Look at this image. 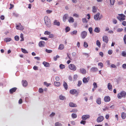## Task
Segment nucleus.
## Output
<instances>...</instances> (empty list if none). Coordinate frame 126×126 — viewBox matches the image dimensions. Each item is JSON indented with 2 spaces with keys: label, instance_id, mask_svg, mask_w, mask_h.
Listing matches in <instances>:
<instances>
[{
  "label": "nucleus",
  "instance_id": "5",
  "mask_svg": "<svg viewBox=\"0 0 126 126\" xmlns=\"http://www.w3.org/2000/svg\"><path fill=\"white\" fill-rule=\"evenodd\" d=\"M69 68L72 70L75 71L76 69V66L74 64H70L68 65Z\"/></svg>",
  "mask_w": 126,
  "mask_h": 126
},
{
  "label": "nucleus",
  "instance_id": "47",
  "mask_svg": "<svg viewBox=\"0 0 126 126\" xmlns=\"http://www.w3.org/2000/svg\"><path fill=\"white\" fill-rule=\"evenodd\" d=\"M93 29L92 27H90L89 28L88 30L90 34H92L93 33L92 32Z\"/></svg>",
  "mask_w": 126,
  "mask_h": 126
},
{
  "label": "nucleus",
  "instance_id": "61",
  "mask_svg": "<svg viewBox=\"0 0 126 126\" xmlns=\"http://www.w3.org/2000/svg\"><path fill=\"white\" fill-rule=\"evenodd\" d=\"M49 38H52L54 37V35L52 34H49Z\"/></svg>",
  "mask_w": 126,
  "mask_h": 126
},
{
  "label": "nucleus",
  "instance_id": "9",
  "mask_svg": "<svg viewBox=\"0 0 126 126\" xmlns=\"http://www.w3.org/2000/svg\"><path fill=\"white\" fill-rule=\"evenodd\" d=\"M86 70L84 68H81L79 69V72L83 74H85L87 73Z\"/></svg>",
  "mask_w": 126,
  "mask_h": 126
},
{
  "label": "nucleus",
  "instance_id": "25",
  "mask_svg": "<svg viewBox=\"0 0 126 126\" xmlns=\"http://www.w3.org/2000/svg\"><path fill=\"white\" fill-rule=\"evenodd\" d=\"M68 21L69 23H72L74 22V20L72 17H70L68 20Z\"/></svg>",
  "mask_w": 126,
  "mask_h": 126
},
{
  "label": "nucleus",
  "instance_id": "51",
  "mask_svg": "<svg viewBox=\"0 0 126 126\" xmlns=\"http://www.w3.org/2000/svg\"><path fill=\"white\" fill-rule=\"evenodd\" d=\"M44 84L47 87L49 86L50 85V83H47L46 82H44Z\"/></svg>",
  "mask_w": 126,
  "mask_h": 126
},
{
  "label": "nucleus",
  "instance_id": "12",
  "mask_svg": "<svg viewBox=\"0 0 126 126\" xmlns=\"http://www.w3.org/2000/svg\"><path fill=\"white\" fill-rule=\"evenodd\" d=\"M70 93L72 94H78V92L76 89H73L70 90Z\"/></svg>",
  "mask_w": 126,
  "mask_h": 126
},
{
  "label": "nucleus",
  "instance_id": "41",
  "mask_svg": "<svg viewBox=\"0 0 126 126\" xmlns=\"http://www.w3.org/2000/svg\"><path fill=\"white\" fill-rule=\"evenodd\" d=\"M70 28L68 27H67L65 29V32H68L70 30Z\"/></svg>",
  "mask_w": 126,
  "mask_h": 126
},
{
  "label": "nucleus",
  "instance_id": "6",
  "mask_svg": "<svg viewBox=\"0 0 126 126\" xmlns=\"http://www.w3.org/2000/svg\"><path fill=\"white\" fill-rule=\"evenodd\" d=\"M16 28L17 29L23 30L24 28L23 26H22L20 23H19L18 25H16Z\"/></svg>",
  "mask_w": 126,
  "mask_h": 126
},
{
  "label": "nucleus",
  "instance_id": "29",
  "mask_svg": "<svg viewBox=\"0 0 126 126\" xmlns=\"http://www.w3.org/2000/svg\"><path fill=\"white\" fill-rule=\"evenodd\" d=\"M64 48V45L63 44H61L60 45L59 47V49L60 50H62Z\"/></svg>",
  "mask_w": 126,
  "mask_h": 126
},
{
  "label": "nucleus",
  "instance_id": "54",
  "mask_svg": "<svg viewBox=\"0 0 126 126\" xmlns=\"http://www.w3.org/2000/svg\"><path fill=\"white\" fill-rule=\"evenodd\" d=\"M78 110H77L74 109H73L71 111V112H77Z\"/></svg>",
  "mask_w": 126,
  "mask_h": 126
},
{
  "label": "nucleus",
  "instance_id": "24",
  "mask_svg": "<svg viewBox=\"0 0 126 126\" xmlns=\"http://www.w3.org/2000/svg\"><path fill=\"white\" fill-rule=\"evenodd\" d=\"M63 85L65 89V90H67L68 89V85L65 82H64Z\"/></svg>",
  "mask_w": 126,
  "mask_h": 126
},
{
  "label": "nucleus",
  "instance_id": "32",
  "mask_svg": "<svg viewBox=\"0 0 126 126\" xmlns=\"http://www.w3.org/2000/svg\"><path fill=\"white\" fill-rule=\"evenodd\" d=\"M4 40L6 42H8L11 41V39L10 38H7L5 39Z\"/></svg>",
  "mask_w": 126,
  "mask_h": 126
},
{
  "label": "nucleus",
  "instance_id": "58",
  "mask_svg": "<svg viewBox=\"0 0 126 126\" xmlns=\"http://www.w3.org/2000/svg\"><path fill=\"white\" fill-rule=\"evenodd\" d=\"M108 53L110 55H111L112 53V50H109L108 52Z\"/></svg>",
  "mask_w": 126,
  "mask_h": 126
},
{
  "label": "nucleus",
  "instance_id": "37",
  "mask_svg": "<svg viewBox=\"0 0 126 126\" xmlns=\"http://www.w3.org/2000/svg\"><path fill=\"white\" fill-rule=\"evenodd\" d=\"M96 44L99 47H100L101 46V43L98 40H97L96 41Z\"/></svg>",
  "mask_w": 126,
  "mask_h": 126
},
{
  "label": "nucleus",
  "instance_id": "52",
  "mask_svg": "<svg viewBox=\"0 0 126 126\" xmlns=\"http://www.w3.org/2000/svg\"><path fill=\"white\" fill-rule=\"evenodd\" d=\"M98 65L99 66H101V68H102L103 66V64L102 63H99L98 64Z\"/></svg>",
  "mask_w": 126,
  "mask_h": 126
},
{
  "label": "nucleus",
  "instance_id": "22",
  "mask_svg": "<svg viewBox=\"0 0 126 126\" xmlns=\"http://www.w3.org/2000/svg\"><path fill=\"white\" fill-rule=\"evenodd\" d=\"M94 31L96 33H99L100 31V28L98 27H96L94 29Z\"/></svg>",
  "mask_w": 126,
  "mask_h": 126
},
{
  "label": "nucleus",
  "instance_id": "63",
  "mask_svg": "<svg viewBox=\"0 0 126 126\" xmlns=\"http://www.w3.org/2000/svg\"><path fill=\"white\" fill-rule=\"evenodd\" d=\"M122 24L124 26H126V21H123L122 23Z\"/></svg>",
  "mask_w": 126,
  "mask_h": 126
},
{
  "label": "nucleus",
  "instance_id": "19",
  "mask_svg": "<svg viewBox=\"0 0 126 126\" xmlns=\"http://www.w3.org/2000/svg\"><path fill=\"white\" fill-rule=\"evenodd\" d=\"M43 64L46 67H49L50 66L49 63L46 62H44L43 63Z\"/></svg>",
  "mask_w": 126,
  "mask_h": 126
},
{
  "label": "nucleus",
  "instance_id": "46",
  "mask_svg": "<svg viewBox=\"0 0 126 126\" xmlns=\"http://www.w3.org/2000/svg\"><path fill=\"white\" fill-rule=\"evenodd\" d=\"M15 40L18 41L19 40V37L18 36H16L15 37Z\"/></svg>",
  "mask_w": 126,
  "mask_h": 126
},
{
  "label": "nucleus",
  "instance_id": "62",
  "mask_svg": "<svg viewBox=\"0 0 126 126\" xmlns=\"http://www.w3.org/2000/svg\"><path fill=\"white\" fill-rule=\"evenodd\" d=\"M123 30V29L122 28H118L117 30V31L118 32H121Z\"/></svg>",
  "mask_w": 126,
  "mask_h": 126
},
{
  "label": "nucleus",
  "instance_id": "13",
  "mask_svg": "<svg viewBox=\"0 0 126 126\" xmlns=\"http://www.w3.org/2000/svg\"><path fill=\"white\" fill-rule=\"evenodd\" d=\"M103 40L106 43H107L109 41L108 37L106 36H104L103 37Z\"/></svg>",
  "mask_w": 126,
  "mask_h": 126
},
{
  "label": "nucleus",
  "instance_id": "44",
  "mask_svg": "<svg viewBox=\"0 0 126 126\" xmlns=\"http://www.w3.org/2000/svg\"><path fill=\"white\" fill-rule=\"evenodd\" d=\"M60 56L58 55H57L56 57H54L53 58V59L55 61H56L57 58H59Z\"/></svg>",
  "mask_w": 126,
  "mask_h": 126
},
{
  "label": "nucleus",
  "instance_id": "8",
  "mask_svg": "<svg viewBox=\"0 0 126 126\" xmlns=\"http://www.w3.org/2000/svg\"><path fill=\"white\" fill-rule=\"evenodd\" d=\"M104 119V117L103 116H100L97 118V121L98 122H100L102 121Z\"/></svg>",
  "mask_w": 126,
  "mask_h": 126
},
{
  "label": "nucleus",
  "instance_id": "7",
  "mask_svg": "<svg viewBox=\"0 0 126 126\" xmlns=\"http://www.w3.org/2000/svg\"><path fill=\"white\" fill-rule=\"evenodd\" d=\"M38 45L40 47H43L45 46L46 43L44 41H42L39 42Z\"/></svg>",
  "mask_w": 126,
  "mask_h": 126
},
{
  "label": "nucleus",
  "instance_id": "50",
  "mask_svg": "<svg viewBox=\"0 0 126 126\" xmlns=\"http://www.w3.org/2000/svg\"><path fill=\"white\" fill-rule=\"evenodd\" d=\"M123 40L124 43L126 44V34L125 35L124 37Z\"/></svg>",
  "mask_w": 126,
  "mask_h": 126
},
{
  "label": "nucleus",
  "instance_id": "26",
  "mask_svg": "<svg viewBox=\"0 0 126 126\" xmlns=\"http://www.w3.org/2000/svg\"><path fill=\"white\" fill-rule=\"evenodd\" d=\"M23 85L24 86H26L28 85V83L27 81L26 80H22Z\"/></svg>",
  "mask_w": 126,
  "mask_h": 126
},
{
  "label": "nucleus",
  "instance_id": "38",
  "mask_svg": "<svg viewBox=\"0 0 126 126\" xmlns=\"http://www.w3.org/2000/svg\"><path fill=\"white\" fill-rule=\"evenodd\" d=\"M71 116L72 118H76L77 116V114L75 113H72Z\"/></svg>",
  "mask_w": 126,
  "mask_h": 126
},
{
  "label": "nucleus",
  "instance_id": "1",
  "mask_svg": "<svg viewBox=\"0 0 126 126\" xmlns=\"http://www.w3.org/2000/svg\"><path fill=\"white\" fill-rule=\"evenodd\" d=\"M45 23L48 27H50L51 26L50 20L48 16H45L44 18Z\"/></svg>",
  "mask_w": 126,
  "mask_h": 126
},
{
  "label": "nucleus",
  "instance_id": "2",
  "mask_svg": "<svg viewBox=\"0 0 126 126\" xmlns=\"http://www.w3.org/2000/svg\"><path fill=\"white\" fill-rule=\"evenodd\" d=\"M126 96V93L124 91H122L118 94L117 97L118 98L121 99L122 97H125Z\"/></svg>",
  "mask_w": 126,
  "mask_h": 126
},
{
  "label": "nucleus",
  "instance_id": "36",
  "mask_svg": "<svg viewBox=\"0 0 126 126\" xmlns=\"http://www.w3.org/2000/svg\"><path fill=\"white\" fill-rule=\"evenodd\" d=\"M22 51L24 53H28V52L25 49L21 48Z\"/></svg>",
  "mask_w": 126,
  "mask_h": 126
},
{
  "label": "nucleus",
  "instance_id": "18",
  "mask_svg": "<svg viewBox=\"0 0 126 126\" xmlns=\"http://www.w3.org/2000/svg\"><path fill=\"white\" fill-rule=\"evenodd\" d=\"M91 71L95 72L98 70V68L96 67H93L91 69Z\"/></svg>",
  "mask_w": 126,
  "mask_h": 126
},
{
  "label": "nucleus",
  "instance_id": "17",
  "mask_svg": "<svg viewBox=\"0 0 126 126\" xmlns=\"http://www.w3.org/2000/svg\"><path fill=\"white\" fill-rule=\"evenodd\" d=\"M68 17V14H66L63 16V21L65 22L67 18Z\"/></svg>",
  "mask_w": 126,
  "mask_h": 126
},
{
  "label": "nucleus",
  "instance_id": "53",
  "mask_svg": "<svg viewBox=\"0 0 126 126\" xmlns=\"http://www.w3.org/2000/svg\"><path fill=\"white\" fill-rule=\"evenodd\" d=\"M50 32L47 31H46L44 33V34L45 35H48L50 34Z\"/></svg>",
  "mask_w": 126,
  "mask_h": 126
},
{
  "label": "nucleus",
  "instance_id": "11",
  "mask_svg": "<svg viewBox=\"0 0 126 126\" xmlns=\"http://www.w3.org/2000/svg\"><path fill=\"white\" fill-rule=\"evenodd\" d=\"M90 117V116L89 115H83L81 117V118L83 120H85L86 119H89Z\"/></svg>",
  "mask_w": 126,
  "mask_h": 126
},
{
  "label": "nucleus",
  "instance_id": "27",
  "mask_svg": "<svg viewBox=\"0 0 126 126\" xmlns=\"http://www.w3.org/2000/svg\"><path fill=\"white\" fill-rule=\"evenodd\" d=\"M121 117L123 119H125L126 117V114L124 112H122L121 114Z\"/></svg>",
  "mask_w": 126,
  "mask_h": 126
},
{
  "label": "nucleus",
  "instance_id": "42",
  "mask_svg": "<svg viewBox=\"0 0 126 126\" xmlns=\"http://www.w3.org/2000/svg\"><path fill=\"white\" fill-rule=\"evenodd\" d=\"M83 46L85 47L86 48H87L88 46V45L87 43L86 42H84Z\"/></svg>",
  "mask_w": 126,
  "mask_h": 126
},
{
  "label": "nucleus",
  "instance_id": "35",
  "mask_svg": "<svg viewBox=\"0 0 126 126\" xmlns=\"http://www.w3.org/2000/svg\"><path fill=\"white\" fill-rule=\"evenodd\" d=\"M77 31L76 30H74L71 33V35H73L74 34L76 35L77 34Z\"/></svg>",
  "mask_w": 126,
  "mask_h": 126
},
{
  "label": "nucleus",
  "instance_id": "64",
  "mask_svg": "<svg viewBox=\"0 0 126 126\" xmlns=\"http://www.w3.org/2000/svg\"><path fill=\"white\" fill-rule=\"evenodd\" d=\"M122 67L124 69H126V64H123L122 65Z\"/></svg>",
  "mask_w": 126,
  "mask_h": 126
},
{
  "label": "nucleus",
  "instance_id": "43",
  "mask_svg": "<svg viewBox=\"0 0 126 126\" xmlns=\"http://www.w3.org/2000/svg\"><path fill=\"white\" fill-rule=\"evenodd\" d=\"M82 21L83 23H87V21L86 19L85 18H83L82 19Z\"/></svg>",
  "mask_w": 126,
  "mask_h": 126
},
{
  "label": "nucleus",
  "instance_id": "40",
  "mask_svg": "<svg viewBox=\"0 0 126 126\" xmlns=\"http://www.w3.org/2000/svg\"><path fill=\"white\" fill-rule=\"evenodd\" d=\"M20 38L21 39L20 40V41H23L24 40V39L23 38V35L22 33H21L20 34Z\"/></svg>",
  "mask_w": 126,
  "mask_h": 126
},
{
  "label": "nucleus",
  "instance_id": "49",
  "mask_svg": "<svg viewBox=\"0 0 126 126\" xmlns=\"http://www.w3.org/2000/svg\"><path fill=\"white\" fill-rule=\"evenodd\" d=\"M40 39H41L44 40L46 41L47 40H48V38H47L46 37H40Z\"/></svg>",
  "mask_w": 126,
  "mask_h": 126
},
{
  "label": "nucleus",
  "instance_id": "48",
  "mask_svg": "<svg viewBox=\"0 0 126 126\" xmlns=\"http://www.w3.org/2000/svg\"><path fill=\"white\" fill-rule=\"evenodd\" d=\"M55 126H62V125L61 123H59V122H57L55 124Z\"/></svg>",
  "mask_w": 126,
  "mask_h": 126
},
{
  "label": "nucleus",
  "instance_id": "59",
  "mask_svg": "<svg viewBox=\"0 0 126 126\" xmlns=\"http://www.w3.org/2000/svg\"><path fill=\"white\" fill-rule=\"evenodd\" d=\"M46 51L48 53H51L52 52V50H48L47 49H46Z\"/></svg>",
  "mask_w": 126,
  "mask_h": 126
},
{
  "label": "nucleus",
  "instance_id": "39",
  "mask_svg": "<svg viewBox=\"0 0 126 126\" xmlns=\"http://www.w3.org/2000/svg\"><path fill=\"white\" fill-rule=\"evenodd\" d=\"M78 76L77 75L75 74L74 75L73 77L74 80H76L78 78Z\"/></svg>",
  "mask_w": 126,
  "mask_h": 126
},
{
  "label": "nucleus",
  "instance_id": "57",
  "mask_svg": "<svg viewBox=\"0 0 126 126\" xmlns=\"http://www.w3.org/2000/svg\"><path fill=\"white\" fill-rule=\"evenodd\" d=\"M82 81H79L78 82V86H80L82 84Z\"/></svg>",
  "mask_w": 126,
  "mask_h": 126
},
{
  "label": "nucleus",
  "instance_id": "56",
  "mask_svg": "<svg viewBox=\"0 0 126 126\" xmlns=\"http://www.w3.org/2000/svg\"><path fill=\"white\" fill-rule=\"evenodd\" d=\"M39 91L40 93H42L43 92V90L42 88H40L39 89Z\"/></svg>",
  "mask_w": 126,
  "mask_h": 126
},
{
  "label": "nucleus",
  "instance_id": "14",
  "mask_svg": "<svg viewBox=\"0 0 126 126\" xmlns=\"http://www.w3.org/2000/svg\"><path fill=\"white\" fill-rule=\"evenodd\" d=\"M104 99L105 102H108L110 101V98L109 96H107L104 97Z\"/></svg>",
  "mask_w": 126,
  "mask_h": 126
},
{
  "label": "nucleus",
  "instance_id": "4",
  "mask_svg": "<svg viewBox=\"0 0 126 126\" xmlns=\"http://www.w3.org/2000/svg\"><path fill=\"white\" fill-rule=\"evenodd\" d=\"M100 13H98L96 14L94 16V18L95 20H99L103 16L102 15H101L100 16Z\"/></svg>",
  "mask_w": 126,
  "mask_h": 126
},
{
  "label": "nucleus",
  "instance_id": "20",
  "mask_svg": "<svg viewBox=\"0 0 126 126\" xmlns=\"http://www.w3.org/2000/svg\"><path fill=\"white\" fill-rule=\"evenodd\" d=\"M89 78L88 77L87 78H86L85 77H84L83 79V81L84 83H86L88 82V80H89Z\"/></svg>",
  "mask_w": 126,
  "mask_h": 126
},
{
  "label": "nucleus",
  "instance_id": "55",
  "mask_svg": "<svg viewBox=\"0 0 126 126\" xmlns=\"http://www.w3.org/2000/svg\"><path fill=\"white\" fill-rule=\"evenodd\" d=\"M122 56L124 57H126V52L125 51H123L122 53Z\"/></svg>",
  "mask_w": 126,
  "mask_h": 126
},
{
  "label": "nucleus",
  "instance_id": "34",
  "mask_svg": "<svg viewBox=\"0 0 126 126\" xmlns=\"http://www.w3.org/2000/svg\"><path fill=\"white\" fill-rule=\"evenodd\" d=\"M54 83L55 85L57 86H59L60 85V83L59 82H55Z\"/></svg>",
  "mask_w": 126,
  "mask_h": 126
},
{
  "label": "nucleus",
  "instance_id": "60",
  "mask_svg": "<svg viewBox=\"0 0 126 126\" xmlns=\"http://www.w3.org/2000/svg\"><path fill=\"white\" fill-rule=\"evenodd\" d=\"M93 85L94 86V87L95 88H96L97 87V84L95 82H94L93 84Z\"/></svg>",
  "mask_w": 126,
  "mask_h": 126
},
{
  "label": "nucleus",
  "instance_id": "21",
  "mask_svg": "<svg viewBox=\"0 0 126 126\" xmlns=\"http://www.w3.org/2000/svg\"><path fill=\"white\" fill-rule=\"evenodd\" d=\"M96 102L98 104H100L101 103V99L100 98H98L96 99Z\"/></svg>",
  "mask_w": 126,
  "mask_h": 126
},
{
  "label": "nucleus",
  "instance_id": "31",
  "mask_svg": "<svg viewBox=\"0 0 126 126\" xmlns=\"http://www.w3.org/2000/svg\"><path fill=\"white\" fill-rule=\"evenodd\" d=\"M59 98L61 100H63L65 99V97L62 95H61L59 96Z\"/></svg>",
  "mask_w": 126,
  "mask_h": 126
},
{
  "label": "nucleus",
  "instance_id": "23",
  "mask_svg": "<svg viewBox=\"0 0 126 126\" xmlns=\"http://www.w3.org/2000/svg\"><path fill=\"white\" fill-rule=\"evenodd\" d=\"M108 88L109 90L110 91L112 90V86L110 83H109L108 84Z\"/></svg>",
  "mask_w": 126,
  "mask_h": 126
},
{
  "label": "nucleus",
  "instance_id": "28",
  "mask_svg": "<svg viewBox=\"0 0 126 126\" xmlns=\"http://www.w3.org/2000/svg\"><path fill=\"white\" fill-rule=\"evenodd\" d=\"M54 24L55 25H57L59 26L60 25V23L57 20H55L54 22Z\"/></svg>",
  "mask_w": 126,
  "mask_h": 126
},
{
  "label": "nucleus",
  "instance_id": "10",
  "mask_svg": "<svg viewBox=\"0 0 126 126\" xmlns=\"http://www.w3.org/2000/svg\"><path fill=\"white\" fill-rule=\"evenodd\" d=\"M87 32L85 31L82 32L81 33V36L82 38H84L87 35Z\"/></svg>",
  "mask_w": 126,
  "mask_h": 126
},
{
  "label": "nucleus",
  "instance_id": "16",
  "mask_svg": "<svg viewBox=\"0 0 126 126\" xmlns=\"http://www.w3.org/2000/svg\"><path fill=\"white\" fill-rule=\"evenodd\" d=\"M16 89L17 88L16 87L13 88L11 89L9 91L10 93L11 94L13 93L16 91Z\"/></svg>",
  "mask_w": 126,
  "mask_h": 126
},
{
  "label": "nucleus",
  "instance_id": "30",
  "mask_svg": "<svg viewBox=\"0 0 126 126\" xmlns=\"http://www.w3.org/2000/svg\"><path fill=\"white\" fill-rule=\"evenodd\" d=\"M97 8V7H96L95 6H93V7L92 12L94 13L96 12Z\"/></svg>",
  "mask_w": 126,
  "mask_h": 126
},
{
  "label": "nucleus",
  "instance_id": "15",
  "mask_svg": "<svg viewBox=\"0 0 126 126\" xmlns=\"http://www.w3.org/2000/svg\"><path fill=\"white\" fill-rule=\"evenodd\" d=\"M69 106L71 107H76L77 106V105L76 104H74L73 102H70L69 104Z\"/></svg>",
  "mask_w": 126,
  "mask_h": 126
},
{
  "label": "nucleus",
  "instance_id": "3",
  "mask_svg": "<svg viewBox=\"0 0 126 126\" xmlns=\"http://www.w3.org/2000/svg\"><path fill=\"white\" fill-rule=\"evenodd\" d=\"M118 16L117 17V18L120 21H122L125 19L126 16L123 14H119Z\"/></svg>",
  "mask_w": 126,
  "mask_h": 126
},
{
  "label": "nucleus",
  "instance_id": "45",
  "mask_svg": "<svg viewBox=\"0 0 126 126\" xmlns=\"http://www.w3.org/2000/svg\"><path fill=\"white\" fill-rule=\"evenodd\" d=\"M110 1L111 4L113 5L115 3V0H110Z\"/></svg>",
  "mask_w": 126,
  "mask_h": 126
},
{
  "label": "nucleus",
  "instance_id": "33",
  "mask_svg": "<svg viewBox=\"0 0 126 126\" xmlns=\"http://www.w3.org/2000/svg\"><path fill=\"white\" fill-rule=\"evenodd\" d=\"M60 68L61 69L64 68L65 67V66L64 65L62 64H61L59 66Z\"/></svg>",
  "mask_w": 126,
  "mask_h": 126
}]
</instances>
